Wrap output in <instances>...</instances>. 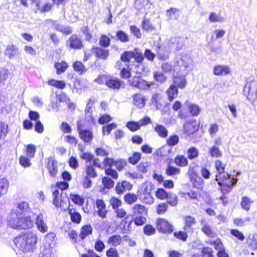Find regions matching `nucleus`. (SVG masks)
Here are the masks:
<instances>
[{
	"label": "nucleus",
	"mask_w": 257,
	"mask_h": 257,
	"mask_svg": "<svg viewBox=\"0 0 257 257\" xmlns=\"http://www.w3.org/2000/svg\"><path fill=\"white\" fill-rule=\"evenodd\" d=\"M37 234L32 231L21 234L14 239L16 247L24 252H33L37 248Z\"/></svg>",
	"instance_id": "1"
},
{
	"label": "nucleus",
	"mask_w": 257,
	"mask_h": 257,
	"mask_svg": "<svg viewBox=\"0 0 257 257\" xmlns=\"http://www.w3.org/2000/svg\"><path fill=\"white\" fill-rule=\"evenodd\" d=\"M192 60L190 57L187 55L178 56L176 58L173 67L169 62H165L162 64L161 68L165 72L173 71H180L185 74H187L192 69Z\"/></svg>",
	"instance_id": "2"
},
{
	"label": "nucleus",
	"mask_w": 257,
	"mask_h": 257,
	"mask_svg": "<svg viewBox=\"0 0 257 257\" xmlns=\"http://www.w3.org/2000/svg\"><path fill=\"white\" fill-rule=\"evenodd\" d=\"M154 189L153 184L150 182L143 183L138 191V198L146 204H152L154 198L152 195V191Z\"/></svg>",
	"instance_id": "3"
},
{
	"label": "nucleus",
	"mask_w": 257,
	"mask_h": 257,
	"mask_svg": "<svg viewBox=\"0 0 257 257\" xmlns=\"http://www.w3.org/2000/svg\"><path fill=\"white\" fill-rule=\"evenodd\" d=\"M215 180L218 182V184L221 187V191L223 193L229 192L232 188V186L236 184L237 180L233 178H231L230 175L227 174H224L220 176L216 175Z\"/></svg>",
	"instance_id": "4"
},
{
	"label": "nucleus",
	"mask_w": 257,
	"mask_h": 257,
	"mask_svg": "<svg viewBox=\"0 0 257 257\" xmlns=\"http://www.w3.org/2000/svg\"><path fill=\"white\" fill-rule=\"evenodd\" d=\"M243 94L247 99L253 104L257 101V81H247L243 87Z\"/></svg>",
	"instance_id": "5"
},
{
	"label": "nucleus",
	"mask_w": 257,
	"mask_h": 257,
	"mask_svg": "<svg viewBox=\"0 0 257 257\" xmlns=\"http://www.w3.org/2000/svg\"><path fill=\"white\" fill-rule=\"evenodd\" d=\"M53 203L57 207H64L67 202H69L66 194L63 192H60L58 189L53 191Z\"/></svg>",
	"instance_id": "6"
},
{
	"label": "nucleus",
	"mask_w": 257,
	"mask_h": 257,
	"mask_svg": "<svg viewBox=\"0 0 257 257\" xmlns=\"http://www.w3.org/2000/svg\"><path fill=\"white\" fill-rule=\"evenodd\" d=\"M22 213L17 210H13L9 214L7 219L8 225L12 228L19 229Z\"/></svg>",
	"instance_id": "7"
},
{
	"label": "nucleus",
	"mask_w": 257,
	"mask_h": 257,
	"mask_svg": "<svg viewBox=\"0 0 257 257\" xmlns=\"http://www.w3.org/2000/svg\"><path fill=\"white\" fill-rule=\"evenodd\" d=\"M77 126L80 139L85 143H90L93 137L92 132L89 130L82 128L81 121H78L77 122Z\"/></svg>",
	"instance_id": "8"
},
{
	"label": "nucleus",
	"mask_w": 257,
	"mask_h": 257,
	"mask_svg": "<svg viewBox=\"0 0 257 257\" xmlns=\"http://www.w3.org/2000/svg\"><path fill=\"white\" fill-rule=\"evenodd\" d=\"M128 82L130 85L141 89H146L149 88L151 85L148 82L142 79L140 76L130 77Z\"/></svg>",
	"instance_id": "9"
},
{
	"label": "nucleus",
	"mask_w": 257,
	"mask_h": 257,
	"mask_svg": "<svg viewBox=\"0 0 257 257\" xmlns=\"http://www.w3.org/2000/svg\"><path fill=\"white\" fill-rule=\"evenodd\" d=\"M157 228L159 231L164 233H171L173 230L172 225L167 220L163 218L157 220Z\"/></svg>",
	"instance_id": "10"
},
{
	"label": "nucleus",
	"mask_w": 257,
	"mask_h": 257,
	"mask_svg": "<svg viewBox=\"0 0 257 257\" xmlns=\"http://www.w3.org/2000/svg\"><path fill=\"white\" fill-rule=\"evenodd\" d=\"M199 126L196 120L187 121L184 124V132L187 136H190L198 130Z\"/></svg>",
	"instance_id": "11"
},
{
	"label": "nucleus",
	"mask_w": 257,
	"mask_h": 257,
	"mask_svg": "<svg viewBox=\"0 0 257 257\" xmlns=\"http://www.w3.org/2000/svg\"><path fill=\"white\" fill-rule=\"evenodd\" d=\"M34 226V221L31 217L28 216L22 215L20 220L19 229H27L31 228Z\"/></svg>",
	"instance_id": "12"
},
{
	"label": "nucleus",
	"mask_w": 257,
	"mask_h": 257,
	"mask_svg": "<svg viewBox=\"0 0 257 257\" xmlns=\"http://www.w3.org/2000/svg\"><path fill=\"white\" fill-rule=\"evenodd\" d=\"M67 45L73 49H77L82 48L83 44L81 39L75 35H72L68 39Z\"/></svg>",
	"instance_id": "13"
},
{
	"label": "nucleus",
	"mask_w": 257,
	"mask_h": 257,
	"mask_svg": "<svg viewBox=\"0 0 257 257\" xmlns=\"http://www.w3.org/2000/svg\"><path fill=\"white\" fill-rule=\"evenodd\" d=\"M35 223L38 229L40 232L45 233L48 231V226L42 213H40L37 216Z\"/></svg>",
	"instance_id": "14"
},
{
	"label": "nucleus",
	"mask_w": 257,
	"mask_h": 257,
	"mask_svg": "<svg viewBox=\"0 0 257 257\" xmlns=\"http://www.w3.org/2000/svg\"><path fill=\"white\" fill-rule=\"evenodd\" d=\"M92 51L97 58L103 60L106 59L109 55V51L104 47H93Z\"/></svg>",
	"instance_id": "15"
},
{
	"label": "nucleus",
	"mask_w": 257,
	"mask_h": 257,
	"mask_svg": "<svg viewBox=\"0 0 257 257\" xmlns=\"http://www.w3.org/2000/svg\"><path fill=\"white\" fill-rule=\"evenodd\" d=\"M230 72V68L226 65H218L213 69V74L216 76L226 75L229 74Z\"/></svg>",
	"instance_id": "16"
},
{
	"label": "nucleus",
	"mask_w": 257,
	"mask_h": 257,
	"mask_svg": "<svg viewBox=\"0 0 257 257\" xmlns=\"http://www.w3.org/2000/svg\"><path fill=\"white\" fill-rule=\"evenodd\" d=\"M96 206L97 208L96 212L98 216L102 218H105L107 210L106 209V205L104 201L101 199H97L96 201Z\"/></svg>",
	"instance_id": "17"
},
{
	"label": "nucleus",
	"mask_w": 257,
	"mask_h": 257,
	"mask_svg": "<svg viewBox=\"0 0 257 257\" xmlns=\"http://www.w3.org/2000/svg\"><path fill=\"white\" fill-rule=\"evenodd\" d=\"M171 51L170 47L168 46H164L159 48L157 57L162 60H166L169 58V55Z\"/></svg>",
	"instance_id": "18"
},
{
	"label": "nucleus",
	"mask_w": 257,
	"mask_h": 257,
	"mask_svg": "<svg viewBox=\"0 0 257 257\" xmlns=\"http://www.w3.org/2000/svg\"><path fill=\"white\" fill-rule=\"evenodd\" d=\"M53 27L58 31L61 32L63 34L69 35L72 33L71 28L68 26L60 25L57 23V22L53 20H50Z\"/></svg>",
	"instance_id": "19"
},
{
	"label": "nucleus",
	"mask_w": 257,
	"mask_h": 257,
	"mask_svg": "<svg viewBox=\"0 0 257 257\" xmlns=\"http://www.w3.org/2000/svg\"><path fill=\"white\" fill-rule=\"evenodd\" d=\"M200 222L201 231L209 237L214 236V233L208 223L204 219H201Z\"/></svg>",
	"instance_id": "20"
},
{
	"label": "nucleus",
	"mask_w": 257,
	"mask_h": 257,
	"mask_svg": "<svg viewBox=\"0 0 257 257\" xmlns=\"http://www.w3.org/2000/svg\"><path fill=\"white\" fill-rule=\"evenodd\" d=\"M132 188V185L127 181L118 183L115 187L116 192L118 194H121L126 190H130Z\"/></svg>",
	"instance_id": "21"
},
{
	"label": "nucleus",
	"mask_w": 257,
	"mask_h": 257,
	"mask_svg": "<svg viewBox=\"0 0 257 257\" xmlns=\"http://www.w3.org/2000/svg\"><path fill=\"white\" fill-rule=\"evenodd\" d=\"M5 54L10 59H13L19 55V49L13 45H9L5 50Z\"/></svg>",
	"instance_id": "22"
},
{
	"label": "nucleus",
	"mask_w": 257,
	"mask_h": 257,
	"mask_svg": "<svg viewBox=\"0 0 257 257\" xmlns=\"http://www.w3.org/2000/svg\"><path fill=\"white\" fill-rule=\"evenodd\" d=\"M184 222V230L186 231H190L192 227L195 224L196 219L191 216H186L183 218Z\"/></svg>",
	"instance_id": "23"
},
{
	"label": "nucleus",
	"mask_w": 257,
	"mask_h": 257,
	"mask_svg": "<svg viewBox=\"0 0 257 257\" xmlns=\"http://www.w3.org/2000/svg\"><path fill=\"white\" fill-rule=\"evenodd\" d=\"M47 168L51 177H55L58 173L57 162L52 159H49L48 162Z\"/></svg>",
	"instance_id": "24"
},
{
	"label": "nucleus",
	"mask_w": 257,
	"mask_h": 257,
	"mask_svg": "<svg viewBox=\"0 0 257 257\" xmlns=\"http://www.w3.org/2000/svg\"><path fill=\"white\" fill-rule=\"evenodd\" d=\"M133 215L134 216H139L140 215H145L147 211L144 206L140 204L135 205L132 208Z\"/></svg>",
	"instance_id": "25"
},
{
	"label": "nucleus",
	"mask_w": 257,
	"mask_h": 257,
	"mask_svg": "<svg viewBox=\"0 0 257 257\" xmlns=\"http://www.w3.org/2000/svg\"><path fill=\"white\" fill-rule=\"evenodd\" d=\"M9 187V182L7 179H0V199L7 193Z\"/></svg>",
	"instance_id": "26"
},
{
	"label": "nucleus",
	"mask_w": 257,
	"mask_h": 257,
	"mask_svg": "<svg viewBox=\"0 0 257 257\" xmlns=\"http://www.w3.org/2000/svg\"><path fill=\"white\" fill-rule=\"evenodd\" d=\"M183 73V75L176 76L174 78L173 83L174 85L180 88H183L186 85V81L184 75L186 74Z\"/></svg>",
	"instance_id": "27"
},
{
	"label": "nucleus",
	"mask_w": 257,
	"mask_h": 257,
	"mask_svg": "<svg viewBox=\"0 0 257 257\" xmlns=\"http://www.w3.org/2000/svg\"><path fill=\"white\" fill-rule=\"evenodd\" d=\"M122 82L117 78H110L105 82V85L112 89H119L121 85Z\"/></svg>",
	"instance_id": "28"
},
{
	"label": "nucleus",
	"mask_w": 257,
	"mask_h": 257,
	"mask_svg": "<svg viewBox=\"0 0 257 257\" xmlns=\"http://www.w3.org/2000/svg\"><path fill=\"white\" fill-rule=\"evenodd\" d=\"M92 232V227L90 225H85L81 228L79 236L83 240L89 235L91 234Z\"/></svg>",
	"instance_id": "29"
},
{
	"label": "nucleus",
	"mask_w": 257,
	"mask_h": 257,
	"mask_svg": "<svg viewBox=\"0 0 257 257\" xmlns=\"http://www.w3.org/2000/svg\"><path fill=\"white\" fill-rule=\"evenodd\" d=\"M134 103L139 108H143L145 105L146 99L141 94H136L133 96Z\"/></svg>",
	"instance_id": "30"
},
{
	"label": "nucleus",
	"mask_w": 257,
	"mask_h": 257,
	"mask_svg": "<svg viewBox=\"0 0 257 257\" xmlns=\"http://www.w3.org/2000/svg\"><path fill=\"white\" fill-rule=\"evenodd\" d=\"M178 91L177 87L174 85H171L167 91L168 99L172 101L178 95Z\"/></svg>",
	"instance_id": "31"
},
{
	"label": "nucleus",
	"mask_w": 257,
	"mask_h": 257,
	"mask_svg": "<svg viewBox=\"0 0 257 257\" xmlns=\"http://www.w3.org/2000/svg\"><path fill=\"white\" fill-rule=\"evenodd\" d=\"M172 153V149L169 146H164L157 150L156 154L161 157H167Z\"/></svg>",
	"instance_id": "32"
},
{
	"label": "nucleus",
	"mask_w": 257,
	"mask_h": 257,
	"mask_svg": "<svg viewBox=\"0 0 257 257\" xmlns=\"http://www.w3.org/2000/svg\"><path fill=\"white\" fill-rule=\"evenodd\" d=\"M107 242L112 246H116L120 245L122 242V238L120 235L114 234L109 237Z\"/></svg>",
	"instance_id": "33"
},
{
	"label": "nucleus",
	"mask_w": 257,
	"mask_h": 257,
	"mask_svg": "<svg viewBox=\"0 0 257 257\" xmlns=\"http://www.w3.org/2000/svg\"><path fill=\"white\" fill-rule=\"evenodd\" d=\"M154 130L162 138H166L168 136V130L164 126L161 124H157L155 127Z\"/></svg>",
	"instance_id": "34"
},
{
	"label": "nucleus",
	"mask_w": 257,
	"mask_h": 257,
	"mask_svg": "<svg viewBox=\"0 0 257 257\" xmlns=\"http://www.w3.org/2000/svg\"><path fill=\"white\" fill-rule=\"evenodd\" d=\"M73 67L74 70L80 75L84 74L87 71V68L80 61L74 62L73 64Z\"/></svg>",
	"instance_id": "35"
},
{
	"label": "nucleus",
	"mask_w": 257,
	"mask_h": 257,
	"mask_svg": "<svg viewBox=\"0 0 257 257\" xmlns=\"http://www.w3.org/2000/svg\"><path fill=\"white\" fill-rule=\"evenodd\" d=\"M208 20L211 23H222L224 19L220 14L211 12L208 17Z\"/></svg>",
	"instance_id": "36"
},
{
	"label": "nucleus",
	"mask_w": 257,
	"mask_h": 257,
	"mask_svg": "<svg viewBox=\"0 0 257 257\" xmlns=\"http://www.w3.org/2000/svg\"><path fill=\"white\" fill-rule=\"evenodd\" d=\"M174 163L180 167H185L188 165L187 159L183 155H177L174 159Z\"/></svg>",
	"instance_id": "37"
},
{
	"label": "nucleus",
	"mask_w": 257,
	"mask_h": 257,
	"mask_svg": "<svg viewBox=\"0 0 257 257\" xmlns=\"http://www.w3.org/2000/svg\"><path fill=\"white\" fill-rule=\"evenodd\" d=\"M166 15L169 20H176L179 16V10L176 8H171L167 11Z\"/></svg>",
	"instance_id": "38"
},
{
	"label": "nucleus",
	"mask_w": 257,
	"mask_h": 257,
	"mask_svg": "<svg viewBox=\"0 0 257 257\" xmlns=\"http://www.w3.org/2000/svg\"><path fill=\"white\" fill-rule=\"evenodd\" d=\"M253 203V201L248 197L244 196L242 198L241 201V206L242 209L248 211L250 209V206Z\"/></svg>",
	"instance_id": "39"
},
{
	"label": "nucleus",
	"mask_w": 257,
	"mask_h": 257,
	"mask_svg": "<svg viewBox=\"0 0 257 257\" xmlns=\"http://www.w3.org/2000/svg\"><path fill=\"white\" fill-rule=\"evenodd\" d=\"M226 165L223 164L220 160H216L215 162V167L216 171H217V174L216 175H219L220 176L223 175L224 173L225 167Z\"/></svg>",
	"instance_id": "40"
},
{
	"label": "nucleus",
	"mask_w": 257,
	"mask_h": 257,
	"mask_svg": "<svg viewBox=\"0 0 257 257\" xmlns=\"http://www.w3.org/2000/svg\"><path fill=\"white\" fill-rule=\"evenodd\" d=\"M49 85L54 86L59 89H64L66 84L64 81L51 79L48 82Z\"/></svg>",
	"instance_id": "41"
},
{
	"label": "nucleus",
	"mask_w": 257,
	"mask_h": 257,
	"mask_svg": "<svg viewBox=\"0 0 257 257\" xmlns=\"http://www.w3.org/2000/svg\"><path fill=\"white\" fill-rule=\"evenodd\" d=\"M149 5L151 4H149V0H136L135 4V8L138 10L146 9Z\"/></svg>",
	"instance_id": "42"
},
{
	"label": "nucleus",
	"mask_w": 257,
	"mask_h": 257,
	"mask_svg": "<svg viewBox=\"0 0 257 257\" xmlns=\"http://www.w3.org/2000/svg\"><path fill=\"white\" fill-rule=\"evenodd\" d=\"M136 73L138 74L146 75L149 72V68L146 67L142 63L137 64L136 65Z\"/></svg>",
	"instance_id": "43"
},
{
	"label": "nucleus",
	"mask_w": 257,
	"mask_h": 257,
	"mask_svg": "<svg viewBox=\"0 0 257 257\" xmlns=\"http://www.w3.org/2000/svg\"><path fill=\"white\" fill-rule=\"evenodd\" d=\"M138 195L132 193H127L124 196V200L128 204H132L137 201Z\"/></svg>",
	"instance_id": "44"
},
{
	"label": "nucleus",
	"mask_w": 257,
	"mask_h": 257,
	"mask_svg": "<svg viewBox=\"0 0 257 257\" xmlns=\"http://www.w3.org/2000/svg\"><path fill=\"white\" fill-rule=\"evenodd\" d=\"M166 199L167 203L172 206H176L178 203V197L175 194L169 193Z\"/></svg>",
	"instance_id": "45"
},
{
	"label": "nucleus",
	"mask_w": 257,
	"mask_h": 257,
	"mask_svg": "<svg viewBox=\"0 0 257 257\" xmlns=\"http://www.w3.org/2000/svg\"><path fill=\"white\" fill-rule=\"evenodd\" d=\"M165 172L168 176H174L180 173V169L169 165L166 169Z\"/></svg>",
	"instance_id": "46"
},
{
	"label": "nucleus",
	"mask_w": 257,
	"mask_h": 257,
	"mask_svg": "<svg viewBox=\"0 0 257 257\" xmlns=\"http://www.w3.org/2000/svg\"><path fill=\"white\" fill-rule=\"evenodd\" d=\"M33 4L34 10L35 13L38 11L41 12L43 5L45 2V0H32Z\"/></svg>",
	"instance_id": "47"
},
{
	"label": "nucleus",
	"mask_w": 257,
	"mask_h": 257,
	"mask_svg": "<svg viewBox=\"0 0 257 257\" xmlns=\"http://www.w3.org/2000/svg\"><path fill=\"white\" fill-rule=\"evenodd\" d=\"M142 28L146 31H152L155 29L150 21L145 18L142 22Z\"/></svg>",
	"instance_id": "48"
},
{
	"label": "nucleus",
	"mask_w": 257,
	"mask_h": 257,
	"mask_svg": "<svg viewBox=\"0 0 257 257\" xmlns=\"http://www.w3.org/2000/svg\"><path fill=\"white\" fill-rule=\"evenodd\" d=\"M55 67L57 69V74H59L65 71L68 67V65L65 62H58L55 63Z\"/></svg>",
	"instance_id": "49"
},
{
	"label": "nucleus",
	"mask_w": 257,
	"mask_h": 257,
	"mask_svg": "<svg viewBox=\"0 0 257 257\" xmlns=\"http://www.w3.org/2000/svg\"><path fill=\"white\" fill-rule=\"evenodd\" d=\"M188 107L190 113L194 116L198 115L201 111L199 106L195 104H190L188 105Z\"/></svg>",
	"instance_id": "50"
},
{
	"label": "nucleus",
	"mask_w": 257,
	"mask_h": 257,
	"mask_svg": "<svg viewBox=\"0 0 257 257\" xmlns=\"http://www.w3.org/2000/svg\"><path fill=\"white\" fill-rule=\"evenodd\" d=\"M36 151V147L34 145H28L26 149V153L27 157L30 158H34L35 155Z\"/></svg>",
	"instance_id": "51"
},
{
	"label": "nucleus",
	"mask_w": 257,
	"mask_h": 257,
	"mask_svg": "<svg viewBox=\"0 0 257 257\" xmlns=\"http://www.w3.org/2000/svg\"><path fill=\"white\" fill-rule=\"evenodd\" d=\"M209 243L213 245L215 249L218 251L224 248L223 246V244L219 238H217L215 240H209Z\"/></svg>",
	"instance_id": "52"
},
{
	"label": "nucleus",
	"mask_w": 257,
	"mask_h": 257,
	"mask_svg": "<svg viewBox=\"0 0 257 257\" xmlns=\"http://www.w3.org/2000/svg\"><path fill=\"white\" fill-rule=\"evenodd\" d=\"M133 52L134 54L133 58L135 59V60L138 63V64L142 63V61L144 59V56L142 53L138 49H134Z\"/></svg>",
	"instance_id": "53"
},
{
	"label": "nucleus",
	"mask_w": 257,
	"mask_h": 257,
	"mask_svg": "<svg viewBox=\"0 0 257 257\" xmlns=\"http://www.w3.org/2000/svg\"><path fill=\"white\" fill-rule=\"evenodd\" d=\"M30 159L28 157L21 156L19 158V163L21 166L25 168L30 167L32 165Z\"/></svg>",
	"instance_id": "54"
},
{
	"label": "nucleus",
	"mask_w": 257,
	"mask_h": 257,
	"mask_svg": "<svg viewBox=\"0 0 257 257\" xmlns=\"http://www.w3.org/2000/svg\"><path fill=\"white\" fill-rule=\"evenodd\" d=\"M209 153L211 157L218 158L222 156V153L218 147L212 146L209 149Z\"/></svg>",
	"instance_id": "55"
},
{
	"label": "nucleus",
	"mask_w": 257,
	"mask_h": 257,
	"mask_svg": "<svg viewBox=\"0 0 257 257\" xmlns=\"http://www.w3.org/2000/svg\"><path fill=\"white\" fill-rule=\"evenodd\" d=\"M117 38L122 42H127L130 39L128 35L122 31H118L116 33Z\"/></svg>",
	"instance_id": "56"
},
{
	"label": "nucleus",
	"mask_w": 257,
	"mask_h": 257,
	"mask_svg": "<svg viewBox=\"0 0 257 257\" xmlns=\"http://www.w3.org/2000/svg\"><path fill=\"white\" fill-rule=\"evenodd\" d=\"M110 40L109 37L105 35L101 36L99 40V44L102 47L104 48L108 47L110 45Z\"/></svg>",
	"instance_id": "57"
},
{
	"label": "nucleus",
	"mask_w": 257,
	"mask_h": 257,
	"mask_svg": "<svg viewBox=\"0 0 257 257\" xmlns=\"http://www.w3.org/2000/svg\"><path fill=\"white\" fill-rule=\"evenodd\" d=\"M188 157L189 159H193L198 156L199 152L198 149L195 147L189 148L187 152Z\"/></svg>",
	"instance_id": "58"
},
{
	"label": "nucleus",
	"mask_w": 257,
	"mask_h": 257,
	"mask_svg": "<svg viewBox=\"0 0 257 257\" xmlns=\"http://www.w3.org/2000/svg\"><path fill=\"white\" fill-rule=\"evenodd\" d=\"M250 221V218L246 217L244 218H235L233 220V223L235 225L238 226H243L246 224L247 222Z\"/></svg>",
	"instance_id": "59"
},
{
	"label": "nucleus",
	"mask_w": 257,
	"mask_h": 257,
	"mask_svg": "<svg viewBox=\"0 0 257 257\" xmlns=\"http://www.w3.org/2000/svg\"><path fill=\"white\" fill-rule=\"evenodd\" d=\"M179 141V138L177 135H173L169 137L167 140V143L169 147L174 146L176 145Z\"/></svg>",
	"instance_id": "60"
},
{
	"label": "nucleus",
	"mask_w": 257,
	"mask_h": 257,
	"mask_svg": "<svg viewBox=\"0 0 257 257\" xmlns=\"http://www.w3.org/2000/svg\"><path fill=\"white\" fill-rule=\"evenodd\" d=\"M70 199L74 203L79 205H82L84 201V198L77 194L70 195Z\"/></svg>",
	"instance_id": "61"
},
{
	"label": "nucleus",
	"mask_w": 257,
	"mask_h": 257,
	"mask_svg": "<svg viewBox=\"0 0 257 257\" xmlns=\"http://www.w3.org/2000/svg\"><path fill=\"white\" fill-rule=\"evenodd\" d=\"M110 204L112 208L115 210L121 205V201L117 198L112 197L110 199Z\"/></svg>",
	"instance_id": "62"
},
{
	"label": "nucleus",
	"mask_w": 257,
	"mask_h": 257,
	"mask_svg": "<svg viewBox=\"0 0 257 257\" xmlns=\"http://www.w3.org/2000/svg\"><path fill=\"white\" fill-rule=\"evenodd\" d=\"M8 76L9 71L7 69L4 68L0 69V85L4 84Z\"/></svg>",
	"instance_id": "63"
},
{
	"label": "nucleus",
	"mask_w": 257,
	"mask_h": 257,
	"mask_svg": "<svg viewBox=\"0 0 257 257\" xmlns=\"http://www.w3.org/2000/svg\"><path fill=\"white\" fill-rule=\"evenodd\" d=\"M18 209L19 213H22V215H25V212L29 209L28 203L26 202H22L18 204Z\"/></svg>",
	"instance_id": "64"
}]
</instances>
